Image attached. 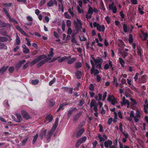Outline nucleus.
Masks as SVG:
<instances>
[{"instance_id": "473e14b6", "label": "nucleus", "mask_w": 148, "mask_h": 148, "mask_svg": "<svg viewBox=\"0 0 148 148\" xmlns=\"http://www.w3.org/2000/svg\"><path fill=\"white\" fill-rule=\"evenodd\" d=\"M119 63L121 65V66L122 67H124V64H125V62L124 61V60L121 58H119Z\"/></svg>"}, {"instance_id": "4be33fe9", "label": "nucleus", "mask_w": 148, "mask_h": 148, "mask_svg": "<svg viewBox=\"0 0 148 148\" xmlns=\"http://www.w3.org/2000/svg\"><path fill=\"white\" fill-rule=\"evenodd\" d=\"M112 144V141L109 139L107 141H105L104 143V146L106 148H108L109 147V145L110 146Z\"/></svg>"}, {"instance_id": "2eb2a0df", "label": "nucleus", "mask_w": 148, "mask_h": 148, "mask_svg": "<svg viewBox=\"0 0 148 148\" xmlns=\"http://www.w3.org/2000/svg\"><path fill=\"white\" fill-rule=\"evenodd\" d=\"M55 131V130H54V129L52 128L51 130L48 132L47 134L46 135V137L47 140H50L51 136L53 134Z\"/></svg>"}, {"instance_id": "c03bdc74", "label": "nucleus", "mask_w": 148, "mask_h": 148, "mask_svg": "<svg viewBox=\"0 0 148 148\" xmlns=\"http://www.w3.org/2000/svg\"><path fill=\"white\" fill-rule=\"evenodd\" d=\"M82 65L81 62H78L75 63V67L76 69L80 68L82 67Z\"/></svg>"}, {"instance_id": "79ce46f5", "label": "nucleus", "mask_w": 148, "mask_h": 148, "mask_svg": "<svg viewBox=\"0 0 148 148\" xmlns=\"http://www.w3.org/2000/svg\"><path fill=\"white\" fill-rule=\"evenodd\" d=\"M3 12L5 13V14H6V16L8 18L10 17V15L9 13H8V10L6 8H3Z\"/></svg>"}, {"instance_id": "864d4df0", "label": "nucleus", "mask_w": 148, "mask_h": 148, "mask_svg": "<svg viewBox=\"0 0 148 148\" xmlns=\"http://www.w3.org/2000/svg\"><path fill=\"white\" fill-rule=\"evenodd\" d=\"M98 136L100 142H101L102 141H104L105 140V139H104V138L101 136V134H99Z\"/></svg>"}, {"instance_id": "e2e57ef3", "label": "nucleus", "mask_w": 148, "mask_h": 148, "mask_svg": "<svg viewBox=\"0 0 148 148\" xmlns=\"http://www.w3.org/2000/svg\"><path fill=\"white\" fill-rule=\"evenodd\" d=\"M46 1V0H41L39 3L40 6H42L45 3Z\"/></svg>"}, {"instance_id": "a878e982", "label": "nucleus", "mask_w": 148, "mask_h": 148, "mask_svg": "<svg viewBox=\"0 0 148 148\" xmlns=\"http://www.w3.org/2000/svg\"><path fill=\"white\" fill-rule=\"evenodd\" d=\"M97 29L99 31L101 32L102 31V32H103L105 29V27L104 25H102V26H100L99 25L97 27Z\"/></svg>"}, {"instance_id": "a18cd8bd", "label": "nucleus", "mask_w": 148, "mask_h": 148, "mask_svg": "<svg viewBox=\"0 0 148 148\" xmlns=\"http://www.w3.org/2000/svg\"><path fill=\"white\" fill-rule=\"evenodd\" d=\"M3 5L5 7H12L13 6V5L12 3H3Z\"/></svg>"}, {"instance_id": "de8ad7c7", "label": "nucleus", "mask_w": 148, "mask_h": 148, "mask_svg": "<svg viewBox=\"0 0 148 148\" xmlns=\"http://www.w3.org/2000/svg\"><path fill=\"white\" fill-rule=\"evenodd\" d=\"M21 40L19 37L17 35L16 45H18L20 44Z\"/></svg>"}, {"instance_id": "ddd939ff", "label": "nucleus", "mask_w": 148, "mask_h": 148, "mask_svg": "<svg viewBox=\"0 0 148 148\" xmlns=\"http://www.w3.org/2000/svg\"><path fill=\"white\" fill-rule=\"evenodd\" d=\"M25 62L26 60H25L19 61L17 64L15 65V68L17 71L18 70L19 68L22 66V65Z\"/></svg>"}, {"instance_id": "20e7f679", "label": "nucleus", "mask_w": 148, "mask_h": 148, "mask_svg": "<svg viewBox=\"0 0 148 148\" xmlns=\"http://www.w3.org/2000/svg\"><path fill=\"white\" fill-rule=\"evenodd\" d=\"M86 136H84L79 139L75 143V147L76 148L78 147L81 144L84 143L86 141Z\"/></svg>"}, {"instance_id": "9b49d317", "label": "nucleus", "mask_w": 148, "mask_h": 148, "mask_svg": "<svg viewBox=\"0 0 148 148\" xmlns=\"http://www.w3.org/2000/svg\"><path fill=\"white\" fill-rule=\"evenodd\" d=\"M0 34L3 35V36H6L9 39V41H10L12 39L11 37L7 34V32L6 30L4 29H0Z\"/></svg>"}, {"instance_id": "a19ab883", "label": "nucleus", "mask_w": 148, "mask_h": 148, "mask_svg": "<svg viewBox=\"0 0 148 148\" xmlns=\"http://www.w3.org/2000/svg\"><path fill=\"white\" fill-rule=\"evenodd\" d=\"M7 49V47L4 44L0 43V49Z\"/></svg>"}, {"instance_id": "39448f33", "label": "nucleus", "mask_w": 148, "mask_h": 148, "mask_svg": "<svg viewBox=\"0 0 148 148\" xmlns=\"http://www.w3.org/2000/svg\"><path fill=\"white\" fill-rule=\"evenodd\" d=\"M107 100L108 101L111 102L112 105H114L115 103H117L116 99L113 95H109Z\"/></svg>"}, {"instance_id": "393cba45", "label": "nucleus", "mask_w": 148, "mask_h": 148, "mask_svg": "<svg viewBox=\"0 0 148 148\" xmlns=\"http://www.w3.org/2000/svg\"><path fill=\"white\" fill-rule=\"evenodd\" d=\"M75 75L77 78L78 79H79L81 78L82 76V73L80 71H77L75 73Z\"/></svg>"}, {"instance_id": "5fc2aeb1", "label": "nucleus", "mask_w": 148, "mask_h": 148, "mask_svg": "<svg viewBox=\"0 0 148 148\" xmlns=\"http://www.w3.org/2000/svg\"><path fill=\"white\" fill-rule=\"evenodd\" d=\"M14 67L13 66H11L9 67L8 71L10 73H12L14 70Z\"/></svg>"}, {"instance_id": "603ef678", "label": "nucleus", "mask_w": 148, "mask_h": 148, "mask_svg": "<svg viewBox=\"0 0 148 148\" xmlns=\"http://www.w3.org/2000/svg\"><path fill=\"white\" fill-rule=\"evenodd\" d=\"M30 63V62L28 61L24 64L23 66V69L24 70L26 69L29 66Z\"/></svg>"}, {"instance_id": "c9c22d12", "label": "nucleus", "mask_w": 148, "mask_h": 148, "mask_svg": "<svg viewBox=\"0 0 148 148\" xmlns=\"http://www.w3.org/2000/svg\"><path fill=\"white\" fill-rule=\"evenodd\" d=\"M53 49L52 48H50V51L49 52V54L47 55V56L48 57H53Z\"/></svg>"}, {"instance_id": "423d86ee", "label": "nucleus", "mask_w": 148, "mask_h": 148, "mask_svg": "<svg viewBox=\"0 0 148 148\" xmlns=\"http://www.w3.org/2000/svg\"><path fill=\"white\" fill-rule=\"evenodd\" d=\"M107 100L108 101L111 102L112 105H114L115 103H117L116 99L113 95H109Z\"/></svg>"}, {"instance_id": "49530a36", "label": "nucleus", "mask_w": 148, "mask_h": 148, "mask_svg": "<svg viewBox=\"0 0 148 148\" xmlns=\"http://www.w3.org/2000/svg\"><path fill=\"white\" fill-rule=\"evenodd\" d=\"M123 30L125 33L127 32V27L126 24H124L123 25Z\"/></svg>"}, {"instance_id": "c85d7f7f", "label": "nucleus", "mask_w": 148, "mask_h": 148, "mask_svg": "<svg viewBox=\"0 0 148 148\" xmlns=\"http://www.w3.org/2000/svg\"><path fill=\"white\" fill-rule=\"evenodd\" d=\"M64 88L65 91H68L71 94H72L73 90V88H72L64 87Z\"/></svg>"}, {"instance_id": "ea45409f", "label": "nucleus", "mask_w": 148, "mask_h": 148, "mask_svg": "<svg viewBox=\"0 0 148 148\" xmlns=\"http://www.w3.org/2000/svg\"><path fill=\"white\" fill-rule=\"evenodd\" d=\"M49 106L50 107H52L55 103V102L53 100H51L49 101Z\"/></svg>"}, {"instance_id": "4468645a", "label": "nucleus", "mask_w": 148, "mask_h": 148, "mask_svg": "<svg viewBox=\"0 0 148 148\" xmlns=\"http://www.w3.org/2000/svg\"><path fill=\"white\" fill-rule=\"evenodd\" d=\"M114 2H112L111 4H110L109 5V8L110 10H112L113 12L114 13H115L117 12L116 7L114 6Z\"/></svg>"}, {"instance_id": "e433bc0d", "label": "nucleus", "mask_w": 148, "mask_h": 148, "mask_svg": "<svg viewBox=\"0 0 148 148\" xmlns=\"http://www.w3.org/2000/svg\"><path fill=\"white\" fill-rule=\"evenodd\" d=\"M38 137V134H36L33 136V139L32 141V144H34L36 142V140Z\"/></svg>"}, {"instance_id": "412c9836", "label": "nucleus", "mask_w": 148, "mask_h": 148, "mask_svg": "<svg viewBox=\"0 0 148 148\" xmlns=\"http://www.w3.org/2000/svg\"><path fill=\"white\" fill-rule=\"evenodd\" d=\"M8 66H2L0 68V74L2 75L7 70Z\"/></svg>"}, {"instance_id": "0eeeda50", "label": "nucleus", "mask_w": 148, "mask_h": 148, "mask_svg": "<svg viewBox=\"0 0 148 148\" xmlns=\"http://www.w3.org/2000/svg\"><path fill=\"white\" fill-rule=\"evenodd\" d=\"M21 114L23 118L26 120L31 119V117H30L28 113L25 110H21Z\"/></svg>"}, {"instance_id": "bf43d9fd", "label": "nucleus", "mask_w": 148, "mask_h": 148, "mask_svg": "<svg viewBox=\"0 0 148 148\" xmlns=\"http://www.w3.org/2000/svg\"><path fill=\"white\" fill-rule=\"evenodd\" d=\"M8 18L9 19L10 21L11 22H13L16 24H18V22L15 19L13 18H12L10 16V17H9Z\"/></svg>"}, {"instance_id": "f257e3e1", "label": "nucleus", "mask_w": 148, "mask_h": 148, "mask_svg": "<svg viewBox=\"0 0 148 148\" xmlns=\"http://www.w3.org/2000/svg\"><path fill=\"white\" fill-rule=\"evenodd\" d=\"M46 58H47V56L45 54L37 56L36 58L30 62L31 66H33L38 62L37 64V66L38 68L40 67L51 59V58H48L47 59H44Z\"/></svg>"}, {"instance_id": "09e8293b", "label": "nucleus", "mask_w": 148, "mask_h": 148, "mask_svg": "<svg viewBox=\"0 0 148 148\" xmlns=\"http://www.w3.org/2000/svg\"><path fill=\"white\" fill-rule=\"evenodd\" d=\"M96 102V101L95 99H93L91 100V101L90 103V106L91 108H92V107L94 106H95V104Z\"/></svg>"}, {"instance_id": "0e129e2a", "label": "nucleus", "mask_w": 148, "mask_h": 148, "mask_svg": "<svg viewBox=\"0 0 148 148\" xmlns=\"http://www.w3.org/2000/svg\"><path fill=\"white\" fill-rule=\"evenodd\" d=\"M107 92L106 91H105L104 92L103 96V99H102V101H104L105 100L107 96Z\"/></svg>"}, {"instance_id": "13d9d810", "label": "nucleus", "mask_w": 148, "mask_h": 148, "mask_svg": "<svg viewBox=\"0 0 148 148\" xmlns=\"http://www.w3.org/2000/svg\"><path fill=\"white\" fill-rule=\"evenodd\" d=\"M56 81V79L55 78H53V79L50 81L49 83V85L50 86H51Z\"/></svg>"}, {"instance_id": "f3484780", "label": "nucleus", "mask_w": 148, "mask_h": 148, "mask_svg": "<svg viewBox=\"0 0 148 148\" xmlns=\"http://www.w3.org/2000/svg\"><path fill=\"white\" fill-rule=\"evenodd\" d=\"M82 114V112H79L78 113L75 115L73 117V121L75 122L77 121L81 116Z\"/></svg>"}, {"instance_id": "dca6fc26", "label": "nucleus", "mask_w": 148, "mask_h": 148, "mask_svg": "<svg viewBox=\"0 0 148 148\" xmlns=\"http://www.w3.org/2000/svg\"><path fill=\"white\" fill-rule=\"evenodd\" d=\"M121 104L122 106L123 105H126V104H127V107H128L130 105L129 101L126 99L125 97H124L122 99V101L121 102Z\"/></svg>"}, {"instance_id": "72a5a7b5", "label": "nucleus", "mask_w": 148, "mask_h": 148, "mask_svg": "<svg viewBox=\"0 0 148 148\" xmlns=\"http://www.w3.org/2000/svg\"><path fill=\"white\" fill-rule=\"evenodd\" d=\"M76 60V58H70L68 61V63L69 64H71L73 63Z\"/></svg>"}, {"instance_id": "6e6552de", "label": "nucleus", "mask_w": 148, "mask_h": 148, "mask_svg": "<svg viewBox=\"0 0 148 148\" xmlns=\"http://www.w3.org/2000/svg\"><path fill=\"white\" fill-rule=\"evenodd\" d=\"M148 77L146 75H143L141 77L138 79V81L140 83H144L147 81Z\"/></svg>"}, {"instance_id": "bb28decb", "label": "nucleus", "mask_w": 148, "mask_h": 148, "mask_svg": "<svg viewBox=\"0 0 148 148\" xmlns=\"http://www.w3.org/2000/svg\"><path fill=\"white\" fill-rule=\"evenodd\" d=\"M68 103L66 102L61 104L60 105L59 108L57 110V112H58L61 109H63L64 108H63V107L65 106L66 105H68Z\"/></svg>"}, {"instance_id": "7ed1b4c3", "label": "nucleus", "mask_w": 148, "mask_h": 148, "mask_svg": "<svg viewBox=\"0 0 148 148\" xmlns=\"http://www.w3.org/2000/svg\"><path fill=\"white\" fill-rule=\"evenodd\" d=\"M74 24L76 31L78 32L82 27V24L78 18H77V22L74 21Z\"/></svg>"}, {"instance_id": "338daca9", "label": "nucleus", "mask_w": 148, "mask_h": 148, "mask_svg": "<svg viewBox=\"0 0 148 148\" xmlns=\"http://www.w3.org/2000/svg\"><path fill=\"white\" fill-rule=\"evenodd\" d=\"M29 51L30 50L27 47L23 50V52L25 53H28Z\"/></svg>"}, {"instance_id": "b1692460", "label": "nucleus", "mask_w": 148, "mask_h": 148, "mask_svg": "<svg viewBox=\"0 0 148 148\" xmlns=\"http://www.w3.org/2000/svg\"><path fill=\"white\" fill-rule=\"evenodd\" d=\"M75 110H77V109L76 107H73L69 109L68 110V117H69L73 111Z\"/></svg>"}, {"instance_id": "37998d69", "label": "nucleus", "mask_w": 148, "mask_h": 148, "mask_svg": "<svg viewBox=\"0 0 148 148\" xmlns=\"http://www.w3.org/2000/svg\"><path fill=\"white\" fill-rule=\"evenodd\" d=\"M53 5V0H50L47 4V6L48 7H51Z\"/></svg>"}, {"instance_id": "1a4fd4ad", "label": "nucleus", "mask_w": 148, "mask_h": 148, "mask_svg": "<svg viewBox=\"0 0 148 148\" xmlns=\"http://www.w3.org/2000/svg\"><path fill=\"white\" fill-rule=\"evenodd\" d=\"M103 62V60L100 58H99V60H97L95 62V64L96 65V68L97 69H101V64Z\"/></svg>"}, {"instance_id": "3c124183", "label": "nucleus", "mask_w": 148, "mask_h": 148, "mask_svg": "<svg viewBox=\"0 0 148 148\" xmlns=\"http://www.w3.org/2000/svg\"><path fill=\"white\" fill-rule=\"evenodd\" d=\"M100 5L101 10H103V11L104 12H105V10H106V9L104 7V5L103 2H102V3H101Z\"/></svg>"}, {"instance_id": "f8f14e48", "label": "nucleus", "mask_w": 148, "mask_h": 148, "mask_svg": "<svg viewBox=\"0 0 148 148\" xmlns=\"http://www.w3.org/2000/svg\"><path fill=\"white\" fill-rule=\"evenodd\" d=\"M141 117L140 113L138 110H137L136 112L135 116L134 117V120L136 122H138L139 120L138 118H140Z\"/></svg>"}, {"instance_id": "2f4dec72", "label": "nucleus", "mask_w": 148, "mask_h": 148, "mask_svg": "<svg viewBox=\"0 0 148 148\" xmlns=\"http://www.w3.org/2000/svg\"><path fill=\"white\" fill-rule=\"evenodd\" d=\"M8 40L9 41V39L5 37L0 36V42H6Z\"/></svg>"}, {"instance_id": "f704fd0d", "label": "nucleus", "mask_w": 148, "mask_h": 148, "mask_svg": "<svg viewBox=\"0 0 148 148\" xmlns=\"http://www.w3.org/2000/svg\"><path fill=\"white\" fill-rule=\"evenodd\" d=\"M7 26L6 24L4 21L0 20V27H3Z\"/></svg>"}, {"instance_id": "6e6d98bb", "label": "nucleus", "mask_w": 148, "mask_h": 148, "mask_svg": "<svg viewBox=\"0 0 148 148\" xmlns=\"http://www.w3.org/2000/svg\"><path fill=\"white\" fill-rule=\"evenodd\" d=\"M93 10L92 8L91 7H90L88 9V14H93Z\"/></svg>"}, {"instance_id": "7c9ffc66", "label": "nucleus", "mask_w": 148, "mask_h": 148, "mask_svg": "<svg viewBox=\"0 0 148 148\" xmlns=\"http://www.w3.org/2000/svg\"><path fill=\"white\" fill-rule=\"evenodd\" d=\"M58 117H57V118L56 119V120L55 121V122L54 124V125L53 126L52 128L53 129H54V130H55L57 127L58 126Z\"/></svg>"}, {"instance_id": "9d476101", "label": "nucleus", "mask_w": 148, "mask_h": 148, "mask_svg": "<svg viewBox=\"0 0 148 148\" xmlns=\"http://www.w3.org/2000/svg\"><path fill=\"white\" fill-rule=\"evenodd\" d=\"M109 66L111 68V70L112 71L113 70L114 68L113 67L112 62L110 60H108V64H106L104 65V68L105 70H107L109 68Z\"/></svg>"}, {"instance_id": "c756f323", "label": "nucleus", "mask_w": 148, "mask_h": 148, "mask_svg": "<svg viewBox=\"0 0 148 148\" xmlns=\"http://www.w3.org/2000/svg\"><path fill=\"white\" fill-rule=\"evenodd\" d=\"M46 130H44L42 131L39 135V136L41 139H42L44 136H46Z\"/></svg>"}, {"instance_id": "774afa93", "label": "nucleus", "mask_w": 148, "mask_h": 148, "mask_svg": "<svg viewBox=\"0 0 148 148\" xmlns=\"http://www.w3.org/2000/svg\"><path fill=\"white\" fill-rule=\"evenodd\" d=\"M113 121L112 118V117L109 118L108 120L107 123L108 124L110 125Z\"/></svg>"}, {"instance_id": "aec40b11", "label": "nucleus", "mask_w": 148, "mask_h": 148, "mask_svg": "<svg viewBox=\"0 0 148 148\" xmlns=\"http://www.w3.org/2000/svg\"><path fill=\"white\" fill-rule=\"evenodd\" d=\"M16 116L17 119L16 120H14V121L17 123L20 122L22 120V118L21 115L20 114L16 113Z\"/></svg>"}, {"instance_id": "8fccbe9b", "label": "nucleus", "mask_w": 148, "mask_h": 148, "mask_svg": "<svg viewBox=\"0 0 148 148\" xmlns=\"http://www.w3.org/2000/svg\"><path fill=\"white\" fill-rule=\"evenodd\" d=\"M39 82V81L38 80L35 79L32 80L31 81V83L32 84L35 85L38 84Z\"/></svg>"}, {"instance_id": "a211bd4d", "label": "nucleus", "mask_w": 148, "mask_h": 148, "mask_svg": "<svg viewBox=\"0 0 148 148\" xmlns=\"http://www.w3.org/2000/svg\"><path fill=\"white\" fill-rule=\"evenodd\" d=\"M137 49L138 50L137 53L138 55H139L140 58H142V57H143V56L141 54L143 52V50L141 49V47L140 45H138L137 46Z\"/></svg>"}, {"instance_id": "58836bf2", "label": "nucleus", "mask_w": 148, "mask_h": 148, "mask_svg": "<svg viewBox=\"0 0 148 148\" xmlns=\"http://www.w3.org/2000/svg\"><path fill=\"white\" fill-rule=\"evenodd\" d=\"M71 41L72 42L75 44V45H78L77 44V41L75 38L74 35H73L72 36Z\"/></svg>"}, {"instance_id": "cd10ccee", "label": "nucleus", "mask_w": 148, "mask_h": 148, "mask_svg": "<svg viewBox=\"0 0 148 148\" xmlns=\"http://www.w3.org/2000/svg\"><path fill=\"white\" fill-rule=\"evenodd\" d=\"M69 58H70L69 57H67L66 56H65L62 57L61 58H59L58 60V62L59 63L62 62L64 60L69 59Z\"/></svg>"}, {"instance_id": "4c0bfd02", "label": "nucleus", "mask_w": 148, "mask_h": 148, "mask_svg": "<svg viewBox=\"0 0 148 148\" xmlns=\"http://www.w3.org/2000/svg\"><path fill=\"white\" fill-rule=\"evenodd\" d=\"M128 41L129 43L131 44L133 42V36L131 34H129V35Z\"/></svg>"}, {"instance_id": "4d7b16f0", "label": "nucleus", "mask_w": 148, "mask_h": 148, "mask_svg": "<svg viewBox=\"0 0 148 148\" xmlns=\"http://www.w3.org/2000/svg\"><path fill=\"white\" fill-rule=\"evenodd\" d=\"M64 15L65 17L67 19H70L71 18V16H70L67 12H65L64 13Z\"/></svg>"}, {"instance_id": "052dcab7", "label": "nucleus", "mask_w": 148, "mask_h": 148, "mask_svg": "<svg viewBox=\"0 0 148 148\" xmlns=\"http://www.w3.org/2000/svg\"><path fill=\"white\" fill-rule=\"evenodd\" d=\"M66 26L69 27H70L71 25V22L70 20H67L66 21Z\"/></svg>"}, {"instance_id": "5701e85b", "label": "nucleus", "mask_w": 148, "mask_h": 148, "mask_svg": "<svg viewBox=\"0 0 148 148\" xmlns=\"http://www.w3.org/2000/svg\"><path fill=\"white\" fill-rule=\"evenodd\" d=\"M53 119V116L52 115H51L50 114H47L46 117V120H44V122H46L47 120H49V122H51Z\"/></svg>"}, {"instance_id": "f03ea898", "label": "nucleus", "mask_w": 148, "mask_h": 148, "mask_svg": "<svg viewBox=\"0 0 148 148\" xmlns=\"http://www.w3.org/2000/svg\"><path fill=\"white\" fill-rule=\"evenodd\" d=\"M90 62L92 66V67L90 69V73L91 74H93L94 76H96L97 74L99 73V71L95 68V65L94 62L92 60H90Z\"/></svg>"}, {"instance_id": "680f3d73", "label": "nucleus", "mask_w": 148, "mask_h": 148, "mask_svg": "<svg viewBox=\"0 0 148 148\" xmlns=\"http://www.w3.org/2000/svg\"><path fill=\"white\" fill-rule=\"evenodd\" d=\"M79 101V105L80 106H82L84 103L83 99L82 98Z\"/></svg>"}, {"instance_id": "69168bd1", "label": "nucleus", "mask_w": 148, "mask_h": 148, "mask_svg": "<svg viewBox=\"0 0 148 148\" xmlns=\"http://www.w3.org/2000/svg\"><path fill=\"white\" fill-rule=\"evenodd\" d=\"M94 87L93 86V85L92 84H90V86H89V90L92 91L94 90Z\"/></svg>"}, {"instance_id": "6ab92c4d", "label": "nucleus", "mask_w": 148, "mask_h": 148, "mask_svg": "<svg viewBox=\"0 0 148 148\" xmlns=\"http://www.w3.org/2000/svg\"><path fill=\"white\" fill-rule=\"evenodd\" d=\"M85 130V129L83 128H82L81 129H79L77 132L76 135V138H79L81 136L83 133L84 132Z\"/></svg>"}]
</instances>
